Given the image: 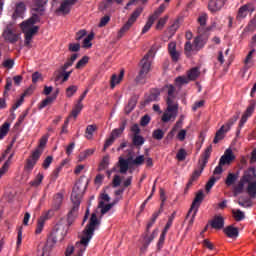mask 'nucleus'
Wrapping results in <instances>:
<instances>
[{
	"label": "nucleus",
	"mask_w": 256,
	"mask_h": 256,
	"mask_svg": "<svg viewBox=\"0 0 256 256\" xmlns=\"http://www.w3.org/2000/svg\"><path fill=\"white\" fill-rule=\"evenodd\" d=\"M48 1L49 0H34L32 10L38 14L33 13L30 18L20 24V28L25 35L24 43L26 47L31 46L33 37L39 33V26H36L35 24L41 21V17H39V15L41 16L45 13V5H47Z\"/></svg>",
	"instance_id": "nucleus-1"
},
{
	"label": "nucleus",
	"mask_w": 256,
	"mask_h": 256,
	"mask_svg": "<svg viewBox=\"0 0 256 256\" xmlns=\"http://www.w3.org/2000/svg\"><path fill=\"white\" fill-rule=\"evenodd\" d=\"M153 57H155V47L150 48L147 54H145L140 61V70L135 79L136 83L145 85L147 81V75L149 74V71H151V63H153Z\"/></svg>",
	"instance_id": "nucleus-2"
},
{
	"label": "nucleus",
	"mask_w": 256,
	"mask_h": 256,
	"mask_svg": "<svg viewBox=\"0 0 256 256\" xmlns=\"http://www.w3.org/2000/svg\"><path fill=\"white\" fill-rule=\"evenodd\" d=\"M85 189H87V185L83 186V182H81V180L78 181L73 187L71 194V201L73 206L68 213V221H71V219H75V217H77V211H79L81 199H83V193H85Z\"/></svg>",
	"instance_id": "nucleus-3"
},
{
	"label": "nucleus",
	"mask_w": 256,
	"mask_h": 256,
	"mask_svg": "<svg viewBox=\"0 0 256 256\" xmlns=\"http://www.w3.org/2000/svg\"><path fill=\"white\" fill-rule=\"evenodd\" d=\"M213 152V146L212 145H209L204 153L202 154V158L201 160H199V167H200V170H195L187 185H186V189H189L190 187H192L193 183H195V181H197V179H199V177H201V174L203 173V170L205 169V167L207 166V163H209V157H211V153Z\"/></svg>",
	"instance_id": "nucleus-4"
},
{
	"label": "nucleus",
	"mask_w": 256,
	"mask_h": 256,
	"mask_svg": "<svg viewBox=\"0 0 256 256\" xmlns=\"http://www.w3.org/2000/svg\"><path fill=\"white\" fill-rule=\"evenodd\" d=\"M207 44V38H205V36H197L194 41L193 44L191 43V41H187L184 45V52L185 55L187 57H191V52L192 51H201V49H203V47H205V45Z\"/></svg>",
	"instance_id": "nucleus-5"
},
{
	"label": "nucleus",
	"mask_w": 256,
	"mask_h": 256,
	"mask_svg": "<svg viewBox=\"0 0 256 256\" xmlns=\"http://www.w3.org/2000/svg\"><path fill=\"white\" fill-rule=\"evenodd\" d=\"M143 13V8H137L130 16L128 21L122 26V28L119 30L117 39H122L125 36V33L133 27V23H135L138 19V17Z\"/></svg>",
	"instance_id": "nucleus-6"
},
{
	"label": "nucleus",
	"mask_w": 256,
	"mask_h": 256,
	"mask_svg": "<svg viewBox=\"0 0 256 256\" xmlns=\"http://www.w3.org/2000/svg\"><path fill=\"white\" fill-rule=\"evenodd\" d=\"M41 155H43L42 150H34L30 158L26 160V165L24 166L25 171H33V168L37 165L39 159H41Z\"/></svg>",
	"instance_id": "nucleus-7"
},
{
	"label": "nucleus",
	"mask_w": 256,
	"mask_h": 256,
	"mask_svg": "<svg viewBox=\"0 0 256 256\" xmlns=\"http://www.w3.org/2000/svg\"><path fill=\"white\" fill-rule=\"evenodd\" d=\"M66 235L67 231H65V227L61 224H56L51 233L52 242L57 243L58 241H63Z\"/></svg>",
	"instance_id": "nucleus-8"
},
{
	"label": "nucleus",
	"mask_w": 256,
	"mask_h": 256,
	"mask_svg": "<svg viewBox=\"0 0 256 256\" xmlns=\"http://www.w3.org/2000/svg\"><path fill=\"white\" fill-rule=\"evenodd\" d=\"M203 199H205V194L203 193V190H199L196 193V196L192 202L191 208L187 213L186 219H189V217H191L193 210L196 209V211H199V207H201V203H203Z\"/></svg>",
	"instance_id": "nucleus-9"
},
{
	"label": "nucleus",
	"mask_w": 256,
	"mask_h": 256,
	"mask_svg": "<svg viewBox=\"0 0 256 256\" xmlns=\"http://www.w3.org/2000/svg\"><path fill=\"white\" fill-rule=\"evenodd\" d=\"M2 36L8 43H17L19 41V34L15 33L11 26H7L4 29Z\"/></svg>",
	"instance_id": "nucleus-10"
},
{
	"label": "nucleus",
	"mask_w": 256,
	"mask_h": 256,
	"mask_svg": "<svg viewBox=\"0 0 256 256\" xmlns=\"http://www.w3.org/2000/svg\"><path fill=\"white\" fill-rule=\"evenodd\" d=\"M27 11V5L25 2H17L15 4L14 13L12 15L13 19H24L25 13Z\"/></svg>",
	"instance_id": "nucleus-11"
},
{
	"label": "nucleus",
	"mask_w": 256,
	"mask_h": 256,
	"mask_svg": "<svg viewBox=\"0 0 256 256\" xmlns=\"http://www.w3.org/2000/svg\"><path fill=\"white\" fill-rule=\"evenodd\" d=\"M73 6V1L64 0L61 2L60 7L55 10L56 15H69L71 13V7Z\"/></svg>",
	"instance_id": "nucleus-12"
},
{
	"label": "nucleus",
	"mask_w": 256,
	"mask_h": 256,
	"mask_svg": "<svg viewBox=\"0 0 256 256\" xmlns=\"http://www.w3.org/2000/svg\"><path fill=\"white\" fill-rule=\"evenodd\" d=\"M121 199H123V197H117L112 203L109 204H105L104 201H100L98 204V208L101 209V215L109 213V211H111V209H113V207H115V205H117L119 201H121Z\"/></svg>",
	"instance_id": "nucleus-13"
},
{
	"label": "nucleus",
	"mask_w": 256,
	"mask_h": 256,
	"mask_svg": "<svg viewBox=\"0 0 256 256\" xmlns=\"http://www.w3.org/2000/svg\"><path fill=\"white\" fill-rule=\"evenodd\" d=\"M233 161H235V154H233V150L227 149L224 155L221 156L219 163L220 165H231Z\"/></svg>",
	"instance_id": "nucleus-14"
},
{
	"label": "nucleus",
	"mask_w": 256,
	"mask_h": 256,
	"mask_svg": "<svg viewBox=\"0 0 256 256\" xmlns=\"http://www.w3.org/2000/svg\"><path fill=\"white\" fill-rule=\"evenodd\" d=\"M225 7V0H210L208 2V9L211 13H217V11H221Z\"/></svg>",
	"instance_id": "nucleus-15"
},
{
	"label": "nucleus",
	"mask_w": 256,
	"mask_h": 256,
	"mask_svg": "<svg viewBox=\"0 0 256 256\" xmlns=\"http://www.w3.org/2000/svg\"><path fill=\"white\" fill-rule=\"evenodd\" d=\"M210 225L212 229L221 230L223 227H225V219L221 215H216L210 221Z\"/></svg>",
	"instance_id": "nucleus-16"
},
{
	"label": "nucleus",
	"mask_w": 256,
	"mask_h": 256,
	"mask_svg": "<svg viewBox=\"0 0 256 256\" xmlns=\"http://www.w3.org/2000/svg\"><path fill=\"white\" fill-rule=\"evenodd\" d=\"M168 53L174 63H177V61H179L180 54L177 51V43L170 42L168 44Z\"/></svg>",
	"instance_id": "nucleus-17"
},
{
	"label": "nucleus",
	"mask_w": 256,
	"mask_h": 256,
	"mask_svg": "<svg viewBox=\"0 0 256 256\" xmlns=\"http://www.w3.org/2000/svg\"><path fill=\"white\" fill-rule=\"evenodd\" d=\"M253 179H256V169L255 167H250L244 172V175L242 176V181H244L245 183H251Z\"/></svg>",
	"instance_id": "nucleus-18"
},
{
	"label": "nucleus",
	"mask_w": 256,
	"mask_h": 256,
	"mask_svg": "<svg viewBox=\"0 0 256 256\" xmlns=\"http://www.w3.org/2000/svg\"><path fill=\"white\" fill-rule=\"evenodd\" d=\"M238 179H239V172H236V173L229 172L226 179H225L226 187L235 186V183H237Z\"/></svg>",
	"instance_id": "nucleus-19"
},
{
	"label": "nucleus",
	"mask_w": 256,
	"mask_h": 256,
	"mask_svg": "<svg viewBox=\"0 0 256 256\" xmlns=\"http://www.w3.org/2000/svg\"><path fill=\"white\" fill-rule=\"evenodd\" d=\"M123 77H125V70H121L118 76L117 74H113L110 80L111 89H115V86L123 81Z\"/></svg>",
	"instance_id": "nucleus-20"
},
{
	"label": "nucleus",
	"mask_w": 256,
	"mask_h": 256,
	"mask_svg": "<svg viewBox=\"0 0 256 256\" xmlns=\"http://www.w3.org/2000/svg\"><path fill=\"white\" fill-rule=\"evenodd\" d=\"M47 219H49V212H47L45 215L40 216L35 230L36 235H40V233H42L43 228L45 227V221H47Z\"/></svg>",
	"instance_id": "nucleus-21"
},
{
	"label": "nucleus",
	"mask_w": 256,
	"mask_h": 256,
	"mask_svg": "<svg viewBox=\"0 0 256 256\" xmlns=\"http://www.w3.org/2000/svg\"><path fill=\"white\" fill-rule=\"evenodd\" d=\"M224 233L230 239H237V237H239V229L234 227L233 225L224 228Z\"/></svg>",
	"instance_id": "nucleus-22"
},
{
	"label": "nucleus",
	"mask_w": 256,
	"mask_h": 256,
	"mask_svg": "<svg viewBox=\"0 0 256 256\" xmlns=\"http://www.w3.org/2000/svg\"><path fill=\"white\" fill-rule=\"evenodd\" d=\"M125 127H127V120H123L120 124V127L112 130L110 135L114 139H117L118 137H121V134L123 133V131H125Z\"/></svg>",
	"instance_id": "nucleus-23"
},
{
	"label": "nucleus",
	"mask_w": 256,
	"mask_h": 256,
	"mask_svg": "<svg viewBox=\"0 0 256 256\" xmlns=\"http://www.w3.org/2000/svg\"><path fill=\"white\" fill-rule=\"evenodd\" d=\"M57 95H59V91H56L55 94H53L52 96H48L46 99H44L40 103L39 109H45V107H47V105H51V103H53V101H55V99H57Z\"/></svg>",
	"instance_id": "nucleus-24"
},
{
	"label": "nucleus",
	"mask_w": 256,
	"mask_h": 256,
	"mask_svg": "<svg viewBox=\"0 0 256 256\" xmlns=\"http://www.w3.org/2000/svg\"><path fill=\"white\" fill-rule=\"evenodd\" d=\"M135 107H137V97L132 96L128 102V105L124 109L126 115H129V113H131Z\"/></svg>",
	"instance_id": "nucleus-25"
},
{
	"label": "nucleus",
	"mask_w": 256,
	"mask_h": 256,
	"mask_svg": "<svg viewBox=\"0 0 256 256\" xmlns=\"http://www.w3.org/2000/svg\"><path fill=\"white\" fill-rule=\"evenodd\" d=\"M246 193L249 195L251 199H255L256 197V181L248 182V186L246 188Z\"/></svg>",
	"instance_id": "nucleus-26"
},
{
	"label": "nucleus",
	"mask_w": 256,
	"mask_h": 256,
	"mask_svg": "<svg viewBox=\"0 0 256 256\" xmlns=\"http://www.w3.org/2000/svg\"><path fill=\"white\" fill-rule=\"evenodd\" d=\"M131 158L128 160H125L124 158H119V167H120V173L125 175L127 171H129V161Z\"/></svg>",
	"instance_id": "nucleus-27"
},
{
	"label": "nucleus",
	"mask_w": 256,
	"mask_h": 256,
	"mask_svg": "<svg viewBox=\"0 0 256 256\" xmlns=\"http://www.w3.org/2000/svg\"><path fill=\"white\" fill-rule=\"evenodd\" d=\"M225 133H228L225 130V126H221V128L216 132V135L214 137L213 143L217 144L221 140H223L225 138Z\"/></svg>",
	"instance_id": "nucleus-28"
},
{
	"label": "nucleus",
	"mask_w": 256,
	"mask_h": 256,
	"mask_svg": "<svg viewBox=\"0 0 256 256\" xmlns=\"http://www.w3.org/2000/svg\"><path fill=\"white\" fill-rule=\"evenodd\" d=\"M144 143H145V138H143V136L138 134L132 137V145H134V147L141 149V146H143Z\"/></svg>",
	"instance_id": "nucleus-29"
},
{
	"label": "nucleus",
	"mask_w": 256,
	"mask_h": 256,
	"mask_svg": "<svg viewBox=\"0 0 256 256\" xmlns=\"http://www.w3.org/2000/svg\"><path fill=\"white\" fill-rule=\"evenodd\" d=\"M162 213H163V209H159L158 212H155L152 215V218L150 219V221L147 224L146 233H149V229H151V227H153V225H155V222L157 221V217H159Z\"/></svg>",
	"instance_id": "nucleus-30"
},
{
	"label": "nucleus",
	"mask_w": 256,
	"mask_h": 256,
	"mask_svg": "<svg viewBox=\"0 0 256 256\" xmlns=\"http://www.w3.org/2000/svg\"><path fill=\"white\" fill-rule=\"evenodd\" d=\"M13 153L10 154L6 162L3 164V166L0 168V179L5 175L7 171H9V166L11 165V159H13Z\"/></svg>",
	"instance_id": "nucleus-31"
},
{
	"label": "nucleus",
	"mask_w": 256,
	"mask_h": 256,
	"mask_svg": "<svg viewBox=\"0 0 256 256\" xmlns=\"http://www.w3.org/2000/svg\"><path fill=\"white\" fill-rule=\"evenodd\" d=\"M187 75L189 81H195L201 75V71H199V67H194L188 71Z\"/></svg>",
	"instance_id": "nucleus-32"
},
{
	"label": "nucleus",
	"mask_w": 256,
	"mask_h": 256,
	"mask_svg": "<svg viewBox=\"0 0 256 256\" xmlns=\"http://www.w3.org/2000/svg\"><path fill=\"white\" fill-rule=\"evenodd\" d=\"M81 111H83V103L77 102V104L72 109L71 115L68 117V119H71V117H74V119H77Z\"/></svg>",
	"instance_id": "nucleus-33"
},
{
	"label": "nucleus",
	"mask_w": 256,
	"mask_h": 256,
	"mask_svg": "<svg viewBox=\"0 0 256 256\" xmlns=\"http://www.w3.org/2000/svg\"><path fill=\"white\" fill-rule=\"evenodd\" d=\"M245 181H243V178H241V180L238 182V184L233 186V191H234V195H241V193H243V189L245 187Z\"/></svg>",
	"instance_id": "nucleus-34"
},
{
	"label": "nucleus",
	"mask_w": 256,
	"mask_h": 256,
	"mask_svg": "<svg viewBox=\"0 0 256 256\" xmlns=\"http://www.w3.org/2000/svg\"><path fill=\"white\" fill-rule=\"evenodd\" d=\"M248 13H249V5L245 4L241 6L238 10L237 19H245Z\"/></svg>",
	"instance_id": "nucleus-35"
},
{
	"label": "nucleus",
	"mask_w": 256,
	"mask_h": 256,
	"mask_svg": "<svg viewBox=\"0 0 256 256\" xmlns=\"http://www.w3.org/2000/svg\"><path fill=\"white\" fill-rule=\"evenodd\" d=\"M237 119H239V114L232 116L225 125H222V127H225V131L229 133V131H231V127L235 125Z\"/></svg>",
	"instance_id": "nucleus-36"
},
{
	"label": "nucleus",
	"mask_w": 256,
	"mask_h": 256,
	"mask_svg": "<svg viewBox=\"0 0 256 256\" xmlns=\"http://www.w3.org/2000/svg\"><path fill=\"white\" fill-rule=\"evenodd\" d=\"M77 57H79V54H73L70 59L67 60V62L62 66V71H67L69 67H73V63L77 61Z\"/></svg>",
	"instance_id": "nucleus-37"
},
{
	"label": "nucleus",
	"mask_w": 256,
	"mask_h": 256,
	"mask_svg": "<svg viewBox=\"0 0 256 256\" xmlns=\"http://www.w3.org/2000/svg\"><path fill=\"white\" fill-rule=\"evenodd\" d=\"M232 215L237 222L243 221V219H245V212L241 211V209H232Z\"/></svg>",
	"instance_id": "nucleus-38"
},
{
	"label": "nucleus",
	"mask_w": 256,
	"mask_h": 256,
	"mask_svg": "<svg viewBox=\"0 0 256 256\" xmlns=\"http://www.w3.org/2000/svg\"><path fill=\"white\" fill-rule=\"evenodd\" d=\"M97 131V125L92 124L86 127L85 135L87 139H93V133Z\"/></svg>",
	"instance_id": "nucleus-39"
},
{
	"label": "nucleus",
	"mask_w": 256,
	"mask_h": 256,
	"mask_svg": "<svg viewBox=\"0 0 256 256\" xmlns=\"http://www.w3.org/2000/svg\"><path fill=\"white\" fill-rule=\"evenodd\" d=\"M109 159H110L109 155H105L102 158V160L98 166V171H105V169H107V167H109Z\"/></svg>",
	"instance_id": "nucleus-40"
},
{
	"label": "nucleus",
	"mask_w": 256,
	"mask_h": 256,
	"mask_svg": "<svg viewBox=\"0 0 256 256\" xmlns=\"http://www.w3.org/2000/svg\"><path fill=\"white\" fill-rule=\"evenodd\" d=\"M11 127V124L8 122H5L1 127H0V141L1 139H4L7 136V133H9V128Z\"/></svg>",
	"instance_id": "nucleus-41"
},
{
	"label": "nucleus",
	"mask_w": 256,
	"mask_h": 256,
	"mask_svg": "<svg viewBox=\"0 0 256 256\" xmlns=\"http://www.w3.org/2000/svg\"><path fill=\"white\" fill-rule=\"evenodd\" d=\"M166 103H167V111L169 113H176L177 114L178 106L176 104H173V99L167 98Z\"/></svg>",
	"instance_id": "nucleus-42"
},
{
	"label": "nucleus",
	"mask_w": 256,
	"mask_h": 256,
	"mask_svg": "<svg viewBox=\"0 0 256 256\" xmlns=\"http://www.w3.org/2000/svg\"><path fill=\"white\" fill-rule=\"evenodd\" d=\"M155 21H157V19L153 16H150L148 18V21L146 22L145 26L142 29V33L143 34L147 33V31H149V29H151V27H153V24L155 23Z\"/></svg>",
	"instance_id": "nucleus-43"
},
{
	"label": "nucleus",
	"mask_w": 256,
	"mask_h": 256,
	"mask_svg": "<svg viewBox=\"0 0 256 256\" xmlns=\"http://www.w3.org/2000/svg\"><path fill=\"white\" fill-rule=\"evenodd\" d=\"M62 203H63V195L61 193H57L54 196V201H53L54 209L56 210L59 209Z\"/></svg>",
	"instance_id": "nucleus-44"
},
{
	"label": "nucleus",
	"mask_w": 256,
	"mask_h": 256,
	"mask_svg": "<svg viewBox=\"0 0 256 256\" xmlns=\"http://www.w3.org/2000/svg\"><path fill=\"white\" fill-rule=\"evenodd\" d=\"M152 137L156 141H161V139H163L165 137V131H163L161 129H156L152 132Z\"/></svg>",
	"instance_id": "nucleus-45"
},
{
	"label": "nucleus",
	"mask_w": 256,
	"mask_h": 256,
	"mask_svg": "<svg viewBox=\"0 0 256 256\" xmlns=\"http://www.w3.org/2000/svg\"><path fill=\"white\" fill-rule=\"evenodd\" d=\"M176 117H177V113L166 112L162 115V121L163 123H169L171 119L175 120Z\"/></svg>",
	"instance_id": "nucleus-46"
},
{
	"label": "nucleus",
	"mask_w": 256,
	"mask_h": 256,
	"mask_svg": "<svg viewBox=\"0 0 256 256\" xmlns=\"http://www.w3.org/2000/svg\"><path fill=\"white\" fill-rule=\"evenodd\" d=\"M79 87L77 85H71L66 89V97L71 98L78 91Z\"/></svg>",
	"instance_id": "nucleus-47"
},
{
	"label": "nucleus",
	"mask_w": 256,
	"mask_h": 256,
	"mask_svg": "<svg viewBox=\"0 0 256 256\" xmlns=\"http://www.w3.org/2000/svg\"><path fill=\"white\" fill-rule=\"evenodd\" d=\"M159 95H161L159 90H155V91L151 92V94L145 100V103H151L152 101H157V99H159Z\"/></svg>",
	"instance_id": "nucleus-48"
},
{
	"label": "nucleus",
	"mask_w": 256,
	"mask_h": 256,
	"mask_svg": "<svg viewBox=\"0 0 256 256\" xmlns=\"http://www.w3.org/2000/svg\"><path fill=\"white\" fill-rule=\"evenodd\" d=\"M43 183V174L39 173L36 178L30 182L31 187H39Z\"/></svg>",
	"instance_id": "nucleus-49"
},
{
	"label": "nucleus",
	"mask_w": 256,
	"mask_h": 256,
	"mask_svg": "<svg viewBox=\"0 0 256 256\" xmlns=\"http://www.w3.org/2000/svg\"><path fill=\"white\" fill-rule=\"evenodd\" d=\"M11 87H13V80L11 78H7L4 90V97H9L8 91H11Z\"/></svg>",
	"instance_id": "nucleus-50"
},
{
	"label": "nucleus",
	"mask_w": 256,
	"mask_h": 256,
	"mask_svg": "<svg viewBox=\"0 0 256 256\" xmlns=\"http://www.w3.org/2000/svg\"><path fill=\"white\" fill-rule=\"evenodd\" d=\"M143 163H145L144 155L137 156L134 160H132V165H136V167L143 165Z\"/></svg>",
	"instance_id": "nucleus-51"
},
{
	"label": "nucleus",
	"mask_w": 256,
	"mask_h": 256,
	"mask_svg": "<svg viewBox=\"0 0 256 256\" xmlns=\"http://www.w3.org/2000/svg\"><path fill=\"white\" fill-rule=\"evenodd\" d=\"M176 159H178V161H185V159H187V151L183 148L180 149L176 154Z\"/></svg>",
	"instance_id": "nucleus-52"
},
{
	"label": "nucleus",
	"mask_w": 256,
	"mask_h": 256,
	"mask_svg": "<svg viewBox=\"0 0 256 256\" xmlns=\"http://www.w3.org/2000/svg\"><path fill=\"white\" fill-rule=\"evenodd\" d=\"M113 143H115V138L112 135H110L109 138L106 139L102 151H107V149H109V147H111Z\"/></svg>",
	"instance_id": "nucleus-53"
},
{
	"label": "nucleus",
	"mask_w": 256,
	"mask_h": 256,
	"mask_svg": "<svg viewBox=\"0 0 256 256\" xmlns=\"http://www.w3.org/2000/svg\"><path fill=\"white\" fill-rule=\"evenodd\" d=\"M215 183H217V178H215V176H212L206 184V191L208 193L211 191V189H213V185H215Z\"/></svg>",
	"instance_id": "nucleus-54"
},
{
	"label": "nucleus",
	"mask_w": 256,
	"mask_h": 256,
	"mask_svg": "<svg viewBox=\"0 0 256 256\" xmlns=\"http://www.w3.org/2000/svg\"><path fill=\"white\" fill-rule=\"evenodd\" d=\"M165 9H167L166 4H161L159 6V8L153 13V15H151L152 17H155L156 19L159 18V15H161V13H163V11H165Z\"/></svg>",
	"instance_id": "nucleus-55"
},
{
	"label": "nucleus",
	"mask_w": 256,
	"mask_h": 256,
	"mask_svg": "<svg viewBox=\"0 0 256 256\" xmlns=\"http://www.w3.org/2000/svg\"><path fill=\"white\" fill-rule=\"evenodd\" d=\"M89 63V58L87 56H84L82 59H80L76 64V69H82L83 66Z\"/></svg>",
	"instance_id": "nucleus-56"
},
{
	"label": "nucleus",
	"mask_w": 256,
	"mask_h": 256,
	"mask_svg": "<svg viewBox=\"0 0 256 256\" xmlns=\"http://www.w3.org/2000/svg\"><path fill=\"white\" fill-rule=\"evenodd\" d=\"M167 19H169V16H165V17L159 19V21L156 25V29L158 31L163 29V27H165V23H167Z\"/></svg>",
	"instance_id": "nucleus-57"
},
{
	"label": "nucleus",
	"mask_w": 256,
	"mask_h": 256,
	"mask_svg": "<svg viewBox=\"0 0 256 256\" xmlns=\"http://www.w3.org/2000/svg\"><path fill=\"white\" fill-rule=\"evenodd\" d=\"M166 89H168V99H174L175 98V86L173 85H166Z\"/></svg>",
	"instance_id": "nucleus-58"
},
{
	"label": "nucleus",
	"mask_w": 256,
	"mask_h": 256,
	"mask_svg": "<svg viewBox=\"0 0 256 256\" xmlns=\"http://www.w3.org/2000/svg\"><path fill=\"white\" fill-rule=\"evenodd\" d=\"M27 115H29V110L24 111L19 117H18V121L15 124V127H19L21 125V123H23L25 121V117H27Z\"/></svg>",
	"instance_id": "nucleus-59"
},
{
	"label": "nucleus",
	"mask_w": 256,
	"mask_h": 256,
	"mask_svg": "<svg viewBox=\"0 0 256 256\" xmlns=\"http://www.w3.org/2000/svg\"><path fill=\"white\" fill-rule=\"evenodd\" d=\"M47 141H48L47 136H43L40 139L39 145L36 149H39V151H42V153H43V150L45 149V145H47Z\"/></svg>",
	"instance_id": "nucleus-60"
},
{
	"label": "nucleus",
	"mask_w": 256,
	"mask_h": 256,
	"mask_svg": "<svg viewBox=\"0 0 256 256\" xmlns=\"http://www.w3.org/2000/svg\"><path fill=\"white\" fill-rule=\"evenodd\" d=\"M175 215H177V212H173L172 215L169 217L168 222L166 223V226L164 228L165 231H169V229H171V225H173V219H175Z\"/></svg>",
	"instance_id": "nucleus-61"
},
{
	"label": "nucleus",
	"mask_w": 256,
	"mask_h": 256,
	"mask_svg": "<svg viewBox=\"0 0 256 256\" xmlns=\"http://www.w3.org/2000/svg\"><path fill=\"white\" fill-rule=\"evenodd\" d=\"M179 27H181V23L179 22V19H177L170 26V28H169L170 33H175L177 31V29H179Z\"/></svg>",
	"instance_id": "nucleus-62"
},
{
	"label": "nucleus",
	"mask_w": 256,
	"mask_h": 256,
	"mask_svg": "<svg viewBox=\"0 0 256 256\" xmlns=\"http://www.w3.org/2000/svg\"><path fill=\"white\" fill-rule=\"evenodd\" d=\"M175 82L179 85H187V83H189V78L185 76H179L175 79Z\"/></svg>",
	"instance_id": "nucleus-63"
},
{
	"label": "nucleus",
	"mask_w": 256,
	"mask_h": 256,
	"mask_svg": "<svg viewBox=\"0 0 256 256\" xmlns=\"http://www.w3.org/2000/svg\"><path fill=\"white\" fill-rule=\"evenodd\" d=\"M51 163H53V156H48L42 164L43 169H49Z\"/></svg>",
	"instance_id": "nucleus-64"
}]
</instances>
